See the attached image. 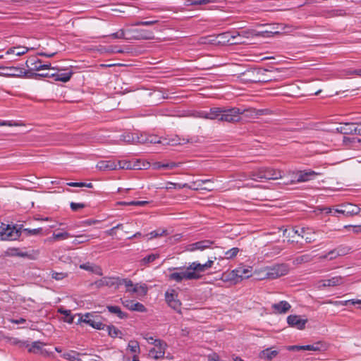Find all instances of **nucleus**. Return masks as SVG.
<instances>
[{
  "label": "nucleus",
  "mask_w": 361,
  "mask_h": 361,
  "mask_svg": "<svg viewBox=\"0 0 361 361\" xmlns=\"http://www.w3.org/2000/svg\"><path fill=\"white\" fill-rule=\"evenodd\" d=\"M108 332V335L112 338L121 337L122 332L114 325H106L105 327Z\"/></svg>",
  "instance_id": "4c0bfd02"
},
{
  "label": "nucleus",
  "mask_w": 361,
  "mask_h": 361,
  "mask_svg": "<svg viewBox=\"0 0 361 361\" xmlns=\"http://www.w3.org/2000/svg\"><path fill=\"white\" fill-rule=\"evenodd\" d=\"M231 275L232 279H247L251 276L250 271L245 268L235 269L231 271Z\"/></svg>",
  "instance_id": "393cba45"
},
{
  "label": "nucleus",
  "mask_w": 361,
  "mask_h": 361,
  "mask_svg": "<svg viewBox=\"0 0 361 361\" xmlns=\"http://www.w3.org/2000/svg\"><path fill=\"white\" fill-rule=\"evenodd\" d=\"M250 35H252L251 31L243 30L241 32H235L233 33L227 32L220 34L219 36L226 38L228 42H230L231 39H232L233 42H231V44H243L245 42L243 41L241 38H248Z\"/></svg>",
  "instance_id": "0eeeda50"
},
{
  "label": "nucleus",
  "mask_w": 361,
  "mask_h": 361,
  "mask_svg": "<svg viewBox=\"0 0 361 361\" xmlns=\"http://www.w3.org/2000/svg\"><path fill=\"white\" fill-rule=\"evenodd\" d=\"M97 168L100 171H112L118 169V164L114 159L101 160L97 163Z\"/></svg>",
  "instance_id": "aec40b11"
},
{
  "label": "nucleus",
  "mask_w": 361,
  "mask_h": 361,
  "mask_svg": "<svg viewBox=\"0 0 361 361\" xmlns=\"http://www.w3.org/2000/svg\"><path fill=\"white\" fill-rule=\"evenodd\" d=\"M283 176V172L280 169H275L271 167H259L249 173L246 176L255 181L262 180H278Z\"/></svg>",
  "instance_id": "f257e3e1"
},
{
  "label": "nucleus",
  "mask_w": 361,
  "mask_h": 361,
  "mask_svg": "<svg viewBox=\"0 0 361 361\" xmlns=\"http://www.w3.org/2000/svg\"><path fill=\"white\" fill-rule=\"evenodd\" d=\"M279 354V351L276 350H272L270 348H267L262 350L259 353V357L264 360L270 361L275 357H276Z\"/></svg>",
  "instance_id": "cd10ccee"
},
{
  "label": "nucleus",
  "mask_w": 361,
  "mask_h": 361,
  "mask_svg": "<svg viewBox=\"0 0 361 361\" xmlns=\"http://www.w3.org/2000/svg\"><path fill=\"white\" fill-rule=\"evenodd\" d=\"M190 264L192 265L191 269H193V271H195V274L198 276V279H200L202 277V273H204L213 266L214 260L209 259L204 264H201L198 262H193Z\"/></svg>",
  "instance_id": "dca6fc26"
},
{
  "label": "nucleus",
  "mask_w": 361,
  "mask_h": 361,
  "mask_svg": "<svg viewBox=\"0 0 361 361\" xmlns=\"http://www.w3.org/2000/svg\"><path fill=\"white\" fill-rule=\"evenodd\" d=\"M166 232V231L165 230H163L161 232H160L159 231H153L149 233V235H150L149 238H154L159 236H161Z\"/></svg>",
  "instance_id": "680f3d73"
},
{
  "label": "nucleus",
  "mask_w": 361,
  "mask_h": 361,
  "mask_svg": "<svg viewBox=\"0 0 361 361\" xmlns=\"http://www.w3.org/2000/svg\"><path fill=\"white\" fill-rule=\"evenodd\" d=\"M71 237H73V235L68 232H63V233H54L53 234V238L55 240H64V239H67Z\"/></svg>",
  "instance_id": "8fccbe9b"
},
{
  "label": "nucleus",
  "mask_w": 361,
  "mask_h": 361,
  "mask_svg": "<svg viewBox=\"0 0 361 361\" xmlns=\"http://www.w3.org/2000/svg\"><path fill=\"white\" fill-rule=\"evenodd\" d=\"M120 140L127 143H145L146 141L142 136L139 137L132 133L122 134Z\"/></svg>",
  "instance_id": "412c9836"
},
{
  "label": "nucleus",
  "mask_w": 361,
  "mask_h": 361,
  "mask_svg": "<svg viewBox=\"0 0 361 361\" xmlns=\"http://www.w3.org/2000/svg\"><path fill=\"white\" fill-rule=\"evenodd\" d=\"M154 348L149 350V355L154 360H159L164 357L165 350L167 344L161 339L153 341Z\"/></svg>",
  "instance_id": "6e6552de"
},
{
  "label": "nucleus",
  "mask_w": 361,
  "mask_h": 361,
  "mask_svg": "<svg viewBox=\"0 0 361 361\" xmlns=\"http://www.w3.org/2000/svg\"><path fill=\"white\" fill-rule=\"evenodd\" d=\"M319 174V173H317L312 170L300 171L296 174V182L301 183L312 180L316 176Z\"/></svg>",
  "instance_id": "a211bd4d"
},
{
  "label": "nucleus",
  "mask_w": 361,
  "mask_h": 361,
  "mask_svg": "<svg viewBox=\"0 0 361 361\" xmlns=\"http://www.w3.org/2000/svg\"><path fill=\"white\" fill-rule=\"evenodd\" d=\"M360 212V207L350 203L343 204L339 206V208L334 209L335 213L341 214L345 216H352L358 214Z\"/></svg>",
  "instance_id": "1a4fd4ad"
},
{
  "label": "nucleus",
  "mask_w": 361,
  "mask_h": 361,
  "mask_svg": "<svg viewBox=\"0 0 361 361\" xmlns=\"http://www.w3.org/2000/svg\"><path fill=\"white\" fill-rule=\"evenodd\" d=\"M22 225L20 228L16 226H10L2 223L0 226V235L4 240H14L18 239L21 235Z\"/></svg>",
  "instance_id": "20e7f679"
},
{
  "label": "nucleus",
  "mask_w": 361,
  "mask_h": 361,
  "mask_svg": "<svg viewBox=\"0 0 361 361\" xmlns=\"http://www.w3.org/2000/svg\"><path fill=\"white\" fill-rule=\"evenodd\" d=\"M23 233L26 236H30V235H42V228H23L21 229V233Z\"/></svg>",
  "instance_id": "ea45409f"
},
{
  "label": "nucleus",
  "mask_w": 361,
  "mask_h": 361,
  "mask_svg": "<svg viewBox=\"0 0 361 361\" xmlns=\"http://www.w3.org/2000/svg\"><path fill=\"white\" fill-rule=\"evenodd\" d=\"M221 108L220 107H212L209 109L208 111V119L210 120H214L218 119L219 120V117H221Z\"/></svg>",
  "instance_id": "e433bc0d"
},
{
  "label": "nucleus",
  "mask_w": 361,
  "mask_h": 361,
  "mask_svg": "<svg viewBox=\"0 0 361 361\" xmlns=\"http://www.w3.org/2000/svg\"><path fill=\"white\" fill-rule=\"evenodd\" d=\"M182 164L181 162H174L170 161L167 163H164L165 169H173L176 167H178Z\"/></svg>",
  "instance_id": "4d7b16f0"
},
{
  "label": "nucleus",
  "mask_w": 361,
  "mask_h": 361,
  "mask_svg": "<svg viewBox=\"0 0 361 361\" xmlns=\"http://www.w3.org/2000/svg\"><path fill=\"white\" fill-rule=\"evenodd\" d=\"M118 169H131V161L118 160L116 161Z\"/></svg>",
  "instance_id": "49530a36"
},
{
  "label": "nucleus",
  "mask_w": 361,
  "mask_h": 361,
  "mask_svg": "<svg viewBox=\"0 0 361 361\" xmlns=\"http://www.w3.org/2000/svg\"><path fill=\"white\" fill-rule=\"evenodd\" d=\"M97 236L95 235H86L81 234L79 235H76L75 240L73 241L74 245H79L90 240V239L97 238Z\"/></svg>",
  "instance_id": "2f4dec72"
},
{
  "label": "nucleus",
  "mask_w": 361,
  "mask_h": 361,
  "mask_svg": "<svg viewBox=\"0 0 361 361\" xmlns=\"http://www.w3.org/2000/svg\"><path fill=\"white\" fill-rule=\"evenodd\" d=\"M92 286H95L98 288L103 286L118 288L119 287L118 277H103L92 283Z\"/></svg>",
  "instance_id": "2eb2a0df"
},
{
  "label": "nucleus",
  "mask_w": 361,
  "mask_h": 361,
  "mask_svg": "<svg viewBox=\"0 0 361 361\" xmlns=\"http://www.w3.org/2000/svg\"><path fill=\"white\" fill-rule=\"evenodd\" d=\"M122 304L127 309L139 312H145L147 311L146 307L140 302H135L130 300H122Z\"/></svg>",
  "instance_id": "6ab92c4d"
},
{
  "label": "nucleus",
  "mask_w": 361,
  "mask_h": 361,
  "mask_svg": "<svg viewBox=\"0 0 361 361\" xmlns=\"http://www.w3.org/2000/svg\"><path fill=\"white\" fill-rule=\"evenodd\" d=\"M240 251L238 247H233L225 252V258L227 259H233Z\"/></svg>",
  "instance_id": "a18cd8bd"
},
{
  "label": "nucleus",
  "mask_w": 361,
  "mask_h": 361,
  "mask_svg": "<svg viewBox=\"0 0 361 361\" xmlns=\"http://www.w3.org/2000/svg\"><path fill=\"white\" fill-rule=\"evenodd\" d=\"M78 322L85 323L94 329L104 330L106 326L102 320L101 317L95 312H88L85 314H79Z\"/></svg>",
  "instance_id": "7ed1b4c3"
},
{
  "label": "nucleus",
  "mask_w": 361,
  "mask_h": 361,
  "mask_svg": "<svg viewBox=\"0 0 361 361\" xmlns=\"http://www.w3.org/2000/svg\"><path fill=\"white\" fill-rule=\"evenodd\" d=\"M355 123H345L337 128V130L344 135H354Z\"/></svg>",
  "instance_id": "a878e982"
},
{
  "label": "nucleus",
  "mask_w": 361,
  "mask_h": 361,
  "mask_svg": "<svg viewBox=\"0 0 361 361\" xmlns=\"http://www.w3.org/2000/svg\"><path fill=\"white\" fill-rule=\"evenodd\" d=\"M142 338L146 340L149 343L153 344V341H158V339L154 338L152 336L148 333L142 334Z\"/></svg>",
  "instance_id": "052dcab7"
},
{
  "label": "nucleus",
  "mask_w": 361,
  "mask_h": 361,
  "mask_svg": "<svg viewBox=\"0 0 361 361\" xmlns=\"http://www.w3.org/2000/svg\"><path fill=\"white\" fill-rule=\"evenodd\" d=\"M130 32L133 37L137 39H150L153 38V32L145 29H132Z\"/></svg>",
  "instance_id": "f3484780"
},
{
  "label": "nucleus",
  "mask_w": 361,
  "mask_h": 361,
  "mask_svg": "<svg viewBox=\"0 0 361 361\" xmlns=\"http://www.w3.org/2000/svg\"><path fill=\"white\" fill-rule=\"evenodd\" d=\"M70 207L73 212H78V210L85 208V204L83 203L71 202L70 204Z\"/></svg>",
  "instance_id": "5fc2aeb1"
},
{
  "label": "nucleus",
  "mask_w": 361,
  "mask_h": 361,
  "mask_svg": "<svg viewBox=\"0 0 361 361\" xmlns=\"http://www.w3.org/2000/svg\"><path fill=\"white\" fill-rule=\"evenodd\" d=\"M127 349L133 355H139L140 353V347L139 343L135 340H130L128 342Z\"/></svg>",
  "instance_id": "473e14b6"
},
{
  "label": "nucleus",
  "mask_w": 361,
  "mask_h": 361,
  "mask_svg": "<svg viewBox=\"0 0 361 361\" xmlns=\"http://www.w3.org/2000/svg\"><path fill=\"white\" fill-rule=\"evenodd\" d=\"M119 281V286L121 285H125L126 288V292L132 293V289L135 286V284H133V281L128 279H121L118 277Z\"/></svg>",
  "instance_id": "a19ab883"
},
{
  "label": "nucleus",
  "mask_w": 361,
  "mask_h": 361,
  "mask_svg": "<svg viewBox=\"0 0 361 361\" xmlns=\"http://www.w3.org/2000/svg\"><path fill=\"white\" fill-rule=\"evenodd\" d=\"M109 312L116 314L120 319H126L128 317V314L121 311L118 306H107Z\"/></svg>",
  "instance_id": "c9c22d12"
},
{
  "label": "nucleus",
  "mask_w": 361,
  "mask_h": 361,
  "mask_svg": "<svg viewBox=\"0 0 361 361\" xmlns=\"http://www.w3.org/2000/svg\"><path fill=\"white\" fill-rule=\"evenodd\" d=\"M307 319H302L300 315L290 314L287 317L288 324L293 328L298 330H303L307 323Z\"/></svg>",
  "instance_id": "ddd939ff"
},
{
  "label": "nucleus",
  "mask_w": 361,
  "mask_h": 361,
  "mask_svg": "<svg viewBox=\"0 0 361 361\" xmlns=\"http://www.w3.org/2000/svg\"><path fill=\"white\" fill-rule=\"evenodd\" d=\"M301 350L322 351L326 349L325 345L322 342H316L311 345H301Z\"/></svg>",
  "instance_id": "c85d7f7f"
},
{
  "label": "nucleus",
  "mask_w": 361,
  "mask_h": 361,
  "mask_svg": "<svg viewBox=\"0 0 361 361\" xmlns=\"http://www.w3.org/2000/svg\"><path fill=\"white\" fill-rule=\"evenodd\" d=\"M71 187H80L82 188L85 185L84 182H69L67 183Z\"/></svg>",
  "instance_id": "69168bd1"
},
{
  "label": "nucleus",
  "mask_w": 361,
  "mask_h": 361,
  "mask_svg": "<svg viewBox=\"0 0 361 361\" xmlns=\"http://www.w3.org/2000/svg\"><path fill=\"white\" fill-rule=\"evenodd\" d=\"M288 273V267L286 264H276L266 269L265 278L274 279L282 276H285Z\"/></svg>",
  "instance_id": "423d86ee"
},
{
  "label": "nucleus",
  "mask_w": 361,
  "mask_h": 361,
  "mask_svg": "<svg viewBox=\"0 0 361 361\" xmlns=\"http://www.w3.org/2000/svg\"><path fill=\"white\" fill-rule=\"evenodd\" d=\"M59 312L65 315V317H66V319H64L65 322H66L69 324L73 323L74 317H73V316L71 315V310L60 308L59 310Z\"/></svg>",
  "instance_id": "37998d69"
},
{
  "label": "nucleus",
  "mask_w": 361,
  "mask_h": 361,
  "mask_svg": "<svg viewBox=\"0 0 361 361\" xmlns=\"http://www.w3.org/2000/svg\"><path fill=\"white\" fill-rule=\"evenodd\" d=\"M144 140H146L145 142H150V143H158L159 142V140L157 137L156 136H149L147 138H144Z\"/></svg>",
  "instance_id": "e2e57ef3"
},
{
  "label": "nucleus",
  "mask_w": 361,
  "mask_h": 361,
  "mask_svg": "<svg viewBox=\"0 0 361 361\" xmlns=\"http://www.w3.org/2000/svg\"><path fill=\"white\" fill-rule=\"evenodd\" d=\"M337 257H338V255H337V252H336V250L334 249V250L329 251L326 255L321 256L320 258L321 259H329V260H332V259H336Z\"/></svg>",
  "instance_id": "603ef678"
},
{
  "label": "nucleus",
  "mask_w": 361,
  "mask_h": 361,
  "mask_svg": "<svg viewBox=\"0 0 361 361\" xmlns=\"http://www.w3.org/2000/svg\"><path fill=\"white\" fill-rule=\"evenodd\" d=\"M25 63L27 68H30V71H31L47 70L51 68L50 63L42 64V61L36 57L30 58L26 61ZM52 69H55V68H52Z\"/></svg>",
  "instance_id": "9b49d317"
},
{
  "label": "nucleus",
  "mask_w": 361,
  "mask_h": 361,
  "mask_svg": "<svg viewBox=\"0 0 361 361\" xmlns=\"http://www.w3.org/2000/svg\"><path fill=\"white\" fill-rule=\"evenodd\" d=\"M8 75L13 77H24L27 78H36L39 74L31 71L25 70L23 68L10 67L8 68Z\"/></svg>",
  "instance_id": "f8f14e48"
},
{
  "label": "nucleus",
  "mask_w": 361,
  "mask_h": 361,
  "mask_svg": "<svg viewBox=\"0 0 361 361\" xmlns=\"http://www.w3.org/2000/svg\"><path fill=\"white\" fill-rule=\"evenodd\" d=\"M169 184L171 185H173V189H183L185 188H191V187L189 186L188 183L181 184V183H175L170 182V183H169Z\"/></svg>",
  "instance_id": "bf43d9fd"
},
{
  "label": "nucleus",
  "mask_w": 361,
  "mask_h": 361,
  "mask_svg": "<svg viewBox=\"0 0 361 361\" xmlns=\"http://www.w3.org/2000/svg\"><path fill=\"white\" fill-rule=\"evenodd\" d=\"M44 345V344L39 341H34L32 343L31 346L28 348V352L37 353L42 349Z\"/></svg>",
  "instance_id": "c03bdc74"
},
{
  "label": "nucleus",
  "mask_w": 361,
  "mask_h": 361,
  "mask_svg": "<svg viewBox=\"0 0 361 361\" xmlns=\"http://www.w3.org/2000/svg\"><path fill=\"white\" fill-rule=\"evenodd\" d=\"M149 165V162H141V161L139 159H137L135 161H131V169L134 170L145 169L148 167Z\"/></svg>",
  "instance_id": "58836bf2"
},
{
  "label": "nucleus",
  "mask_w": 361,
  "mask_h": 361,
  "mask_svg": "<svg viewBox=\"0 0 361 361\" xmlns=\"http://www.w3.org/2000/svg\"><path fill=\"white\" fill-rule=\"evenodd\" d=\"M159 254H151V255H149L145 257L142 259V262L144 264H147L154 262L156 259L159 258Z\"/></svg>",
  "instance_id": "3c124183"
},
{
  "label": "nucleus",
  "mask_w": 361,
  "mask_h": 361,
  "mask_svg": "<svg viewBox=\"0 0 361 361\" xmlns=\"http://www.w3.org/2000/svg\"><path fill=\"white\" fill-rule=\"evenodd\" d=\"M221 117L219 121L229 123L238 122L240 119V115L244 110L240 108L234 107L231 109L221 108Z\"/></svg>",
  "instance_id": "39448f33"
},
{
  "label": "nucleus",
  "mask_w": 361,
  "mask_h": 361,
  "mask_svg": "<svg viewBox=\"0 0 361 361\" xmlns=\"http://www.w3.org/2000/svg\"><path fill=\"white\" fill-rule=\"evenodd\" d=\"M164 163H162V162H160V161H157V162H154L153 164H152V167L154 169H165V166H164Z\"/></svg>",
  "instance_id": "0e129e2a"
},
{
  "label": "nucleus",
  "mask_w": 361,
  "mask_h": 361,
  "mask_svg": "<svg viewBox=\"0 0 361 361\" xmlns=\"http://www.w3.org/2000/svg\"><path fill=\"white\" fill-rule=\"evenodd\" d=\"M291 305L286 300L280 301L278 303L272 304L271 309L279 314H285L290 310Z\"/></svg>",
  "instance_id": "b1692460"
},
{
  "label": "nucleus",
  "mask_w": 361,
  "mask_h": 361,
  "mask_svg": "<svg viewBox=\"0 0 361 361\" xmlns=\"http://www.w3.org/2000/svg\"><path fill=\"white\" fill-rule=\"evenodd\" d=\"M355 127L354 130V135H361V123H355Z\"/></svg>",
  "instance_id": "774afa93"
},
{
  "label": "nucleus",
  "mask_w": 361,
  "mask_h": 361,
  "mask_svg": "<svg viewBox=\"0 0 361 361\" xmlns=\"http://www.w3.org/2000/svg\"><path fill=\"white\" fill-rule=\"evenodd\" d=\"M80 268L86 271H91L97 275L102 276L103 274L102 269L99 266L87 262L80 265Z\"/></svg>",
  "instance_id": "bb28decb"
},
{
  "label": "nucleus",
  "mask_w": 361,
  "mask_h": 361,
  "mask_svg": "<svg viewBox=\"0 0 361 361\" xmlns=\"http://www.w3.org/2000/svg\"><path fill=\"white\" fill-rule=\"evenodd\" d=\"M214 244V241L210 240H200L188 246L187 250L189 251H195L197 250H203L204 249L210 247Z\"/></svg>",
  "instance_id": "4be33fe9"
},
{
  "label": "nucleus",
  "mask_w": 361,
  "mask_h": 361,
  "mask_svg": "<svg viewBox=\"0 0 361 361\" xmlns=\"http://www.w3.org/2000/svg\"><path fill=\"white\" fill-rule=\"evenodd\" d=\"M320 287L336 286L343 283V278L341 276H336L331 279H324L319 282Z\"/></svg>",
  "instance_id": "5701e85b"
},
{
  "label": "nucleus",
  "mask_w": 361,
  "mask_h": 361,
  "mask_svg": "<svg viewBox=\"0 0 361 361\" xmlns=\"http://www.w3.org/2000/svg\"><path fill=\"white\" fill-rule=\"evenodd\" d=\"M8 255L11 256H18V257H27L28 255L27 252H21L18 248H11L8 250Z\"/></svg>",
  "instance_id": "de8ad7c7"
},
{
  "label": "nucleus",
  "mask_w": 361,
  "mask_h": 361,
  "mask_svg": "<svg viewBox=\"0 0 361 361\" xmlns=\"http://www.w3.org/2000/svg\"><path fill=\"white\" fill-rule=\"evenodd\" d=\"M197 116L202 118L208 119V111H198Z\"/></svg>",
  "instance_id": "338daca9"
},
{
  "label": "nucleus",
  "mask_w": 361,
  "mask_h": 361,
  "mask_svg": "<svg viewBox=\"0 0 361 361\" xmlns=\"http://www.w3.org/2000/svg\"><path fill=\"white\" fill-rule=\"evenodd\" d=\"M165 299L167 304L176 310L177 312L180 313V305L181 302L178 299V295L176 293L175 290H172L171 293L166 292L165 293Z\"/></svg>",
  "instance_id": "4468645a"
},
{
  "label": "nucleus",
  "mask_w": 361,
  "mask_h": 361,
  "mask_svg": "<svg viewBox=\"0 0 361 361\" xmlns=\"http://www.w3.org/2000/svg\"><path fill=\"white\" fill-rule=\"evenodd\" d=\"M73 75V72L63 73L60 74H51V77H54L56 81L66 82L69 81Z\"/></svg>",
  "instance_id": "f704fd0d"
},
{
  "label": "nucleus",
  "mask_w": 361,
  "mask_h": 361,
  "mask_svg": "<svg viewBox=\"0 0 361 361\" xmlns=\"http://www.w3.org/2000/svg\"><path fill=\"white\" fill-rule=\"evenodd\" d=\"M261 73L260 69L250 68L242 73V80L247 82H261Z\"/></svg>",
  "instance_id": "9d476101"
},
{
  "label": "nucleus",
  "mask_w": 361,
  "mask_h": 361,
  "mask_svg": "<svg viewBox=\"0 0 361 361\" xmlns=\"http://www.w3.org/2000/svg\"><path fill=\"white\" fill-rule=\"evenodd\" d=\"M313 257L310 254H305L295 258L293 261V264L298 265L304 263L310 262L312 260Z\"/></svg>",
  "instance_id": "72a5a7b5"
},
{
  "label": "nucleus",
  "mask_w": 361,
  "mask_h": 361,
  "mask_svg": "<svg viewBox=\"0 0 361 361\" xmlns=\"http://www.w3.org/2000/svg\"><path fill=\"white\" fill-rule=\"evenodd\" d=\"M110 36L114 39H123L125 38V32L121 29L118 32L111 34Z\"/></svg>",
  "instance_id": "6e6d98bb"
},
{
  "label": "nucleus",
  "mask_w": 361,
  "mask_h": 361,
  "mask_svg": "<svg viewBox=\"0 0 361 361\" xmlns=\"http://www.w3.org/2000/svg\"><path fill=\"white\" fill-rule=\"evenodd\" d=\"M132 293H135L137 296L142 297L147 293V286L146 284H135V286L132 289Z\"/></svg>",
  "instance_id": "c756f323"
},
{
  "label": "nucleus",
  "mask_w": 361,
  "mask_h": 361,
  "mask_svg": "<svg viewBox=\"0 0 361 361\" xmlns=\"http://www.w3.org/2000/svg\"><path fill=\"white\" fill-rule=\"evenodd\" d=\"M67 276L66 274L65 273H58V272H53L51 274V277L57 281L59 280H61L63 279H64L66 276Z\"/></svg>",
  "instance_id": "13d9d810"
},
{
  "label": "nucleus",
  "mask_w": 361,
  "mask_h": 361,
  "mask_svg": "<svg viewBox=\"0 0 361 361\" xmlns=\"http://www.w3.org/2000/svg\"><path fill=\"white\" fill-rule=\"evenodd\" d=\"M192 265L190 263L189 265L184 269L183 267H173L171 269L178 270L179 272H173L169 275V279L174 281L177 283H180L183 280H198V276L195 274Z\"/></svg>",
  "instance_id": "f03ea898"
},
{
  "label": "nucleus",
  "mask_w": 361,
  "mask_h": 361,
  "mask_svg": "<svg viewBox=\"0 0 361 361\" xmlns=\"http://www.w3.org/2000/svg\"><path fill=\"white\" fill-rule=\"evenodd\" d=\"M29 49L25 47H13L6 51V54H15L20 56L28 51Z\"/></svg>",
  "instance_id": "7c9ffc66"
},
{
  "label": "nucleus",
  "mask_w": 361,
  "mask_h": 361,
  "mask_svg": "<svg viewBox=\"0 0 361 361\" xmlns=\"http://www.w3.org/2000/svg\"><path fill=\"white\" fill-rule=\"evenodd\" d=\"M148 203L147 201H132V202H123L121 204L123 205H133V206H145Z\"/></svg>",
  "instance_id": "864d4df0"
},
{
  "label": "nucleus",
  "mask_w": 361,
  "mask_h": 361,
  "mask_svg": "<svg viewBox=\"0 0 361 361\" xmlns=\"http://www.w3.org/2000/svg\"><path fill=\"white\" fill-rule=\"evenodd\" d=\"M78 355H80L79 353L74 350H71L68 353H64L61 357L68 361H75L76 360H79L78 358Z\"/></svg>",
  "instance_id": "79ce46f5"
},
{
  "label": "nucleus",
  "mask_w": 361,
  "mask_h": 361,
  "mask_svg": "<svg viewBox=\"0 0 361 361\" xmlns=\"http://www.w3.org/2000/svg\"><path fill=\"white\" fill-rule=\"evenodd\" d=\"M336 252H337V255L339 256H344L349 253L350 248L348 247L340 245L338 247L335 248Z\"/></svg>",
  "instance_id": "09e8293b"
}]
</instances>
